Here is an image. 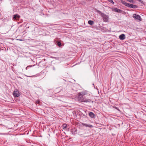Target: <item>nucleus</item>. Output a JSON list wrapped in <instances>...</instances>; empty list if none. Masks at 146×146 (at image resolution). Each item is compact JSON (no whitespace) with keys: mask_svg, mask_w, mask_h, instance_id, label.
<instances>
[{"mask_svg":"<svg viewBox=\"0 0 146 146\" xmlns=\"http://www.w3.org/2000/svg\"><path fill=\"white\" fill-rule=\"evenodd\" d=\"M87 92L82 91L79 92L76 96L75 100L79 102L90 103L92 102V100L86 98L85 95L87 94Z\"/></svg>","mask_w":146,"mask_h":146,"instance_id":"nucleus-1","label":"nucleus"},{"mask_svg":"<svg viewBox=\"0 0 146 146\" xmlns=\"http://www.w3.org/2000/svg\"><path fill=\"white\" fill-rule=\"evenodd\" d=\"M98 12L100 15L104 22H109V17L108 15L101 12L100 11H98Z\"/></svg>","mask_w":146,"mask_h":146,"instance_id":"nucleus-2","label":"nucleus"},{"mask_svg":"<svg viewBox=\"0 0 146 146\" xmlns=\"http://www.w3.org/2000/svg\"><path fill=\"white\" fill-rule=\"evenodd\" d=\"M133 17L134 19L135 20L138 22L141 21H142V19L141 18V16L139 15L136 14H134L133 15Z\"/></svg>","mask_w":146,"mask_h":146,"instance_id":"nucleus-3","label":"nucleus"},{"mask_svg":"<svg viewBox=\"0 0 146 146\" xmlns=\"http://www.w3.org/2000/svg\"><path fill=\"white\" fill-rule=\"evenodd\" d=\"M13 95L15 97H18L20 95L19 92L17 90L14 91Z\"/></svg>","mask_w":146,"mask_h":146,"instance_id":"nucleus-4","label":"nucleus"},{"mask_svg":"<svg viewBox=\"0 0 146 146\" xmlns=\"http://www.w3.org/2000/svg\"><path fill=\"white\" fill-rule=\"evenodd\" d=\"M128 7L132 8L135 9L138 7V6L136 5H133V4H130L129 3Z\"/></svg>","mask_w":146,"mask_h":146,"instance_id":"nucleus-5","label":"nucleus"},{"mask_svg":"<svg viewBox=\"0 0 146 146\" xmlns=\"http://www.w3.org/2000/svg\"><path fill=\"white\" fill-rule=\"evenodd\" d=\"M82 125L83 126H85L86 127H89L90 128L93 127V126L92 125L88 124L86 123H82Z\"/></svg>","mask_w":146,"mask_h":146,"instance_id":"nucleus-6","label":"nucleus"},{"mask_svg":"<svg viewBox=\"0 0 146 146\" xmlns=\"http://www.w3.org/2000/svg\"><path fill=\"white\" fill-rule=\"evenodd\" d=\"M119 37L121 40H124L125 38V35L124 34H122L119 36Z\"/></svg>","mask_w":146,"mask_h":146,"instance_id":"nucleus-7","label":"nucleus"},{"mask_svg":"<svg viewBox=\"0 0 146 146\" xmlns=\"http://www.w3.org/2000/svg\"><path fill=\"white\" fill-rule=\"evenodd\" d=\"M77 131L76 129L74 128L72 129L71 132L73 134L75 135L76 134Z\"/></svg>","mask_w":146,"mask_h":146,"instance_id":"nucleus-8","label":"nucleus"},{"mask_svg":"<svg viewBox=\"0 0 146 146\" xmlns=\"http://www.w3.org/2000/svg\"><path fill=\"white\" fill-rule=\"evenodd\" d=\"M114 10L115 12L117 13H121L122 12V11L121 10L118 9L117 8L114 9Z\"/></svg>","mask_w":146,"mask_h":146,"instance_id":"nucleus-9","label":"nucleus"},{"mask_svg":"<svg viewBox=\"0 0 146 146\" xmlns=\"http://www.w3.org/2000/svg\"><path fill=\"white\" fill-rule=\"evenodd\" d=\"M121 2L122 4L125 5V6L128 7L129 3H126L124 1H123L122 0H121Z\"/></svg>","mask_w":146,"mask_h":146,"instance_id":"nucleus-10","label":"nucleus"},{"mask_svg":"<svg viewBox=\"0 0 146 146\" xmlns=\"http://www.w3.org/2000/svg\"><path fill=\"white\" fill-rule=\"evenodd\" d=\"M89 116L91 118H94L95 117L94 114L92 112H90L89 113Z\"/></svg>","mask_w":146,"mask_h":146,"instance_id":"nucleus-11","label":"nucleus"},{"mask_svg":"<svg viewBox=\"0 0 146 146\" xmlns=\"http://www.w3.org/2000/svg\"><path fill=\"white\" fill-rule=\"evenodd\" d=\"M20 17V16L19 15H18L17 14H16L15 15H13V18L14 19H16V18L17 17L18 18H19Z\"/></svg>","mask_w":146,"mask_h":146,"instance_id":"nucleus-12","label":"nucleus"},{"mask_svg":"<svg viewBox=\"0 0 146 146\" xmlns=\"http://www.w3.org/2000/svg\"><path fill=\"white\" fill-rule=\"evenodd\" d=\"M88 23L89 24L92 25L94 23V22L91 20H89L88 21Z\"/></svg>","mask_w":146,"mask_h":146,"instance_id":"nucleus-13","label":"nucleus"},{"mask_svg":"<svg viewBox=\"0 0 146 146\" xmlns=\"http://www.w3.org/2000/svg\"><path fill=\"white\" fill-rule=\"evenodd\" d=\"M62 127L63 129H65L66 128L67 125L66 124H64L62 125Z\"/></svg>","mask_w":146,"mask_h":146,"instance_id":"nucleus-14","label":"nucleus"},{"mask_svg":"<svg viewBox=\"0 0 146 146\" xmlns=\"http://www.w3.org/2000/svg\"><path fill=\"white\" fill-rule=\"evenodd\" d=\"M57 45L58 46H60L61 45V43L60 42H58L57 43Z\"/></svg>","mask_w":146,"mask_h":146,"instance_id":"nucleus-15","label":"nucleus"},{"mask_svg":"<svg viewBox=\"0 0 146 146\" xmlns=\"http://www.w3.org/2000/svg\"><path fill=\"white\" fill-rule=\"evenodd\" d=\"M40 103V100H37V101H36V104H39Z\"/></svg>","mask_w":146,"mask_h":146,"instance_id":"nucleus-16","label":"nucleus"},{"mask_svg":"<svg viewBox=\"0 0 146 146\" xmlns=\"http://www.w3.org/2000/svg\"><path fill=\"white\" fill-rule=\"evenodd\" d=\"M138 1L141 3L142 4H143V2L141 0H138Z\"/></svg>","mask_w":146,"mask_h":146,"instance_id":"nucleus-17","label":"nucleus"},{"mask_svg":"<svg viewBox=\"0 0 146 146\" xmlns=\"http://www.w3.org/2000/svg\"><path fill=\"white\" fill-rule=\"evenodd\" d=\"M109 2H110V3H114V2H113V1L112 0H108Z\"/></svg>","mask_w":146,"mask_h":146,"instance_id":"nucleus-18","label":"nucleus"},{"mask_svg":"<svg viewBox=\"0 0 146 146\" xmlns=\"http://www.w3.org/2000/svg\"><path fill=\"white\" fill-rule=\"evenodd\" d=\"M129 1L130 2V3H133V0H130Z\"/></svg>","mask_w":146,"mask_h":146,"instance_id":"nucleus-19","label":"nucleus"},{"mask_svg":"<svg viewBox=\"0 0 146 146\" xmlns=\"http://www.w3.org/2000/svg\"><path fill=\"white\" fill-rule=\"evenodd\" d=\"M32 67V66H28L26 68V70H27L28 67Z\"/></svg>","mask_w":146,"mask_h":146,"instance_id":"nucleus-20","label":"nucleus"},{"mask_svg":"<svg viewBox=\"0 0 146 146\" xmlns=\"http://www.w3.org/2000/svg\"><path fill=\"white\" fill-rule=\"evenodd\" d=\"M116 108V109H117V110H118V108H117V107H116V108Z\"/></svg>","mask_w":146,"mask_h":146,"instance_id":"nucleus-21","label":"nucleus"}]
</instances>
